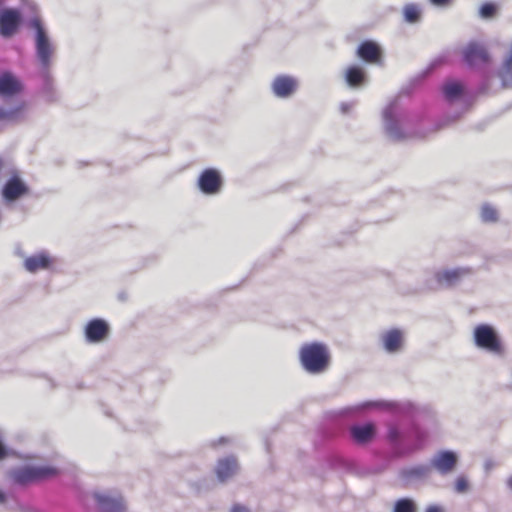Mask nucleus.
Listing matches in <instances>:
<instances>
[{
	"instance_id": "1",
	"label": "nucleus",
	"mask_w": 512,
	"mask_h": 512,
	"mask_svg": "<svg viewBox=\"0 0 512 512\" xmlns=\"http://www.w3.org/2000/svg\"><path fill=\"white\" fill-rule=\"evenodd\" d=\"M300 360L306 371L316 374L328 367L330 354L324 344L310 343L301 348Z\"/></svg>"
},
{
	"instance_id": "2",
	"label": "nucleus",
	"mask_w": 512,
	"mask_h": 512,
	"mask_svg": "<svg viewBox=\"0 0 512 512\" xmlns=\"http://www.w3.org/2000/svg\"><path fill=\"white\" fill-rule=\"evenodd\" d=\"M474 340L478 347L486 349L498 355L503 354L504 349L495 330L486 324L476 326Z\"/></svg>"
},
{
	"instance_id": "3",
	"label": "nucleus",
	"mask_w": 512,
	"mask_h": 512,
	"mask_svg": "<svg viewBox=\"0 0 512 512\" xmlns=\"http://www.w3.org/2000/svg\"><path fill=\"white\" fill-rule=\"evenodd\" d=\"M31 25L36 30V54L45 70H48L51 64V58L54 53V48L49 41V38L42 27L39 19H34Z\"/></svg>"
},
{
	"instance_id": "4",
	"label": "nucleus",
	"mask_w": 512,
	"mask_h": 512,
	"mask_svg": "<svg viewBox=\"0 0 512 512\" xmlns=\"http://www.w3.org/2000/svg\"><path fill=\"white\" fill-rule=\"evenodd\" d=\"M58 473L57 469L51 466L24 467L12 473L13 480L21 485L42 480Z\"/></svg>"
},
{
	"instance_id": "5",
	"label": "nucleus",
	"mask_w": 512,
	"mask_h": 512,
	"mask_svg": "<svg viewBox=\"0 0 512 512\" xmlns=\"http://www.w3.org/2000/svg\"><path fill=\"white\" fill-rule=\"evenodd\" d=\"M29 194V187L15 172L6 181L2 188V197L9 202L15 201Z\"/></svg>"
},
{
	"instance_id": "6",
	"label": "nucleus",
	"mask_w": 512,
	"mask_h": 512,
	"mask_svg": "<svg viewBox=\"0 0 512 512\" xmlns=\"http://www.w3.org/2000/svg\"><path fill=\"white\" fill-rule=\"evenodd\" d=\"M462 56L466 64L471 67L487 64L490 55L486 48L479 42L472 41L462 50Z\"/></svg>"
},
{
	"instance_id": "7",
	"label": "nucleus",
	"mask_w": 512,
	"mask_h": 512,
	"mask_svg": "<svg viewBox=\"0 0 512 512\" xmlns=\"http://www.w3.org/2000/svg\"><path fill=\"white\" fill-rule=\"evenodd\" d=\"M21 23V14L16 9H4L0 13V34L4 37L14 35Z\"/></svg>"
},
{
	"instance_id": "8",
	"label": "nucleus",
	"mask_w": 512,
	"mask_h": 512,
	"mask_svg": "<svg viewBox=\"0 0 512 512\" xmlns=\"http://www.w3.org/2000/svg\"><path fill=\"white\" fill-rule=\"evenodd\" d=\"M198 186L205 194H215L222 186L220 173L216 169H205L198 179Z\"/></svg>"
},
{
	"instance_id": "9",
	"label": "nucleus",
	"mask_w": 512,
	"mask_h": 512,
	"mask_svg": "<svg viewBox=\"0 0 512 512\" xmlns=\"http://www.w3.org/2000/svg\"><path fill=\"white\" fill-rule=\"evenodd\" d=\"M109 330V325L105 320L92 319L85 327L86 340L90 343H99L107 338Z\"/></svg>"
},
{
	"instance_id": "10",
	"label": "nucleus",
	"mask_w": 512,
	"mask_h": 512,
	"mask_svg": "<svg viewBox=\"0 0 512 512\" xmlns=\"http://www.w3.org/2000/svg\"><path fill=\"white\" fill-rule=\"evenodd\" d=\"M297 88V81L287 75L277 76L272 84V90L278 97L285 98L292 95Z\"/></svg>"
},
{
	"instance_id": "11",
	"label": "nucleus",
	"mask_w": 512,
	"mask_h": 512,
	"mask_svg": "<svg viewBox=\"0 0 512 512\" xmlns=\"http://www.w3.org/2000/svg\"><path fill=\"white\" fill-rule=\"evenodd\" d=\"M22 91L21 82L10 72L0 75V96L11 97Z\"/></svg>"
},
{
	"instance_id": "12",
	"label": "nucleus",
	"mask_w": 512,
	"mask_h": 512,
	"mask_svg": "<svg viewBox=\"0 0 512 512\" xmlns=\"http://www.w3.org/2000/svg\"><path fill=\"white\" fill-rule=\"evenodd\" d=\"M357 56L367 63H378L381 60V49L375 42L367 40L359 45Z\"/></svg>"
},
{
	"instance_id": "13",
	"label": "nucleus",
	"mask_w": 512,
	"mask_h": 512,
	"mask_svg": "<svg viewBox=\"0 0 512 512\" xmlns=\"http://www.w3.org/2000/svg\"><path fill=\"white\" fill-rule=\"evenodd\" d=\"M457 463V456L451 451H443L437 454L432 460V465L439 472L446 474L451 472Z\"/></svg>"
},
{
	"instance_id": "14",
	"label": "nucleus",
	"mask_w": 512,
	"mask_h": 512,
	"mask_svg": "<svg viewBox=\"0 0 512 512\" xmlns=\"http://www.w3.org/2000/svg\"><path fill=\"white\" fill-rule=\"evenodd\" d=\"M238 470L237 460L233 456H229L223 459H220L217 462L216 466V475L221 482H225L233 475L236 474Z\"/></svg>"
},
{
	"instance_id": "15",
	"label": "nucleus",
	"mask_w": 512,
	"mask_h": 512,
	"mask_svg": "<svg viewBox=\"0 0 512 512\" xmlns=\"http://www.w3.org/2000/svg\"><path fill=\"white\" fill-rule=\"evenodd\" d=\"M471 273V268H456L452 270L440 271L436 273L435 278L439 284H447L451 286L460 281L462 277Z\"/></svg>"
},
{
	"instance_id": "16",
	"label": "nucleus",
	"mask_w": 512,
	"mask_h": 512,
	"mask_svg": "<svg viewBox=\"0 0 512 512\" xmlns=\"http://www.w3.org/2000/svg\"><path fill=\"white\" fill-rule=\"evenodd\" d=\"M382 341L386 351L397 352L403 345V333L399 329H391L382 335Z\"/></svg>"
},
{
	"instance_id": "17",
	"label": "nucleus",
	"mask_w": 512,
	"mask_h": 512,
	"mask_svg": "<svg viewBox=\"0 0 512 512\" xmlns=\"http://www.w3.org/2000/svg\"><path fill=\"white\" fill-rule=\"evenodd\" d=\"M353 439L357 443H367L371 441L375 435V426L372 423L363 425H355L350 429Z\"/></svg>"
},
{
	"instance_id": "18",
	"label": "nucleus",
	"mask_w": 512,
	"mask_h": 512,
	"mask_svg": "<svg viewBox=\"0 0 512 512\" xmlns=\"http://www.w3.org/2000/svg\"><path fill=\"white\" fill-rule=\"evenodd\" d=\"M51 264L50 257L45 253L30 256L25 259L24 266L29 272H36L41 269H47Z\"/></svg>"
},
{
	"instance_id": "19",
	"label": "nucleus",
	"mask_w": 512,
	"mask_h": 512,
	"mask_svg": "<svg viewBox=\"0 0 512 512\" xmlns=\"http://www.w3.org/2000/svg\"><path fill=\"white\" fill-rule=\"evenodd\" d=\"M366 79V74L363 68L353 65L347 68L345 73V80L350 87L361 86Z\"/></svg>"
},
{
	"instance_id": "20",
	"label": "nucleus",
	"mask_w": 512,
	"mask_h": 512,
	"mask_svg": "<svg viewBox=\"0 0 512 512\" xmlns=\"http://www.w3.org/2000/svg\"><path fill=\"white\" fill-rule=\"evenodd\" d=\"M96 498L103 512H121L123 509L121 498H112L106 495H97Z\"/></svg>"
},
{
	"instance_id": "21",
	"label": "nucleus",
	"mask_w": 512,
	"mask_h": 512,
	"mask_svg": "<svg viewBox=\"0 0 512 512\" xmlns=\"http://www.w3.org/2000/svg\"><path fill=\"white\" fill-rule=\"evenodd\" d=\"M443 93L447 100L452 101L463 93V85L457 81H450L444 84Z\"/></svg>"
},
{
	"instance_id": "22",
	"label": "nucleus",
	"mask_w": 512,
	"mask_h": 512,
	"mask_svg": "<svg viewBox=\"0 0 512 512\" xmlns=\"http://www.w3.org/2000/svg\"><path fill=\"white\" fill-rule=\"evenodd\" d=\"M24 109V103L11 110H6L0 107V121H17L20 118Z\"/></svg>"
},
{
	"instance_id": "23",
	"label": "nucleus",
	"mask_w": 512,
	"mask_h": 512,
	"mask_svg": "<svg viewBox=\"0 0 512 512\" xmlns=\"http://www.w3.org/2000/svg\"><path fill=\"white\" fill-rule=\"evenodd\" d=\"M404 18L409 23H415L420 19L421 12L417 5L408 4L404 7L403 10Z\"/></svg>"
},
{
	"instance_id": "24",
	"label": "nucleus",
	"mask_w": 512,
	"mask_h": 512,
	"mask_svg": "<svg viewBox=\"0 0 512 512\" xmlns=\"http://www.w3.org/2000/svg\"><path fill=\"white\" fill-rule=\"evenodd\" d=\"M394 512H416V507L411 499L403 498L395 503Z\"/></svg>"
},
{
	"instance_id": "25",
	"label": "nucleus",
	"mask_w": 512,
	"mask_h": 512,
	"mask_svg": "<svg viewBox=\"0 0 512 512\" xmlns=\"http://www.w3.org/2000/svg\"><path fill=\"white\" fill-rule=\"evenodd\" d=\"M481 217L485 222H495L498 218V215L497 211L493 207L484 205L481 210Z\"/></svg>"
},
{
	"instance_id": "26",
	"label": "nucleus",
	"mask_w": 512,
	"mask_h": 512,
	"mask_svg": "<svg viewBox=\"0 0 512 512\" xmlns=\"http://www.w3.org/2000/svg\"><path fill=\"white\" fill-rule=\"evenodd\" d=\"M497 12V7L494 3L486 2L480 7V16L484 19L492 18Z\"/></svg>"
},
{
	"instance_id": "27",
	"label": "nucleus",
	"mask_w": 512,
	"mask_h": 512,
	"mask_svg": "<svg viewBox=\"0 0 512 512\" xmlns=\"http://www.w3.org/2000/svg\"><path fill=\"white\" fill-rule=\"evenodd\" d=\"M456 490L458 492H465L468 488V483L466 481L465 478L463 477H459L457 480H456Z\"/></svg>"
},
{
	"instance_id": "28",
	"label": "nucleus",
	"mask_w": 512,
	"mask_h": 512,
	"mask_svg": "<svg viewBox=\"0 0 512 512\" xmlns=\"http://www.w3.org/2000/svg\"><path fill=\"white\" fill-rule=\"evenodd\" d=\"M230 512H250V510L244 505L235 504L232 506Z\"/></svg>"
},
{
	"instance_id": "29",
	"label": "nucleus",
	"mask_w": 512,
	"mask_h": 512,
	"mask_svg": "<svg viewBox=\"0 0 512 512\" xmlns=\"http://www.w3.org/2000/svg\"><path fill=\"white\" fill-rule=\"evenodd\" d=\"M433 5L436 6H447L452 0H429Z\"/></svg>"
},
{
	"instance_id": "30",
	"label": "nucleus",
	"mask_w": 512,
	"mask_h": 512,
	"mask_svg": "<svg viewBox=\"0 0 512 512\" xmlns=\"http://www.w3.org/2000/svg\"><path fill=\"white\" fill-rule=\"evenodd\" d=\"M398 437V431L396 428H390L389 430V438L391 440H396Z\"/></svg>"
},
{
	"instance_id": "31",
	"label": "nucleus",
	"mask_w": 512,
	"mask_h": 512,
	"mask_svg": "<svg viewBox=\"0 0 512 512\" xmlns=\"http://www.w3.org/2000/svg\"><path fill=\"white\" fill-rule=\"evenodd\" d=\"M426 512H443V510L436 505H431L426 509Z\"/></svg>"
},
{
	"instance_id": "32",
	"label": "nucleus",
	"mask_w": 512,
	"mask_h": 512,
	"mask_svg": "<svg viewBox=\"0 0 512 512\" xmlns=\"http://www.w3.org/2000/svg\"><path fill=\"white\" fill-rule=\"evenodd\" d=\"M5 501V494L0 490V503H4Z\"/></svg>"
},
{
	"instance_id": "33",
	"label": "nucleus",
	"mask_w": 512,
	"mask_h": 512,
	"mask_svg": "<svg viewBox=\"0 0 512 512\" xmlns=\"http://www.w3.org/2000/svg\"><path fill=\"white\" fill-rule=\"evenodd\" d=\"M507 485L512 490V476L507 480Z\"/></svg>"
},
{
	"instance_id": "34",
	"label": "nucleus",
	"mask_w": 512,
	"mask_h": 512,
	"mask_svg": "<svg viewBox=\"0 0 512 512\" xmlns=\"http://www.w3.org/2000/svg\"><path fill=\"white\" fill-rule=\"evenodd\" d=\"M220 442H221V443H225V442H227V440H226V439H224V438H222V439L220 440Z\"/></svg>"
}]
</instances>
